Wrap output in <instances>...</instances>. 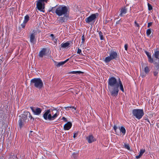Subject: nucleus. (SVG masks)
Here are the masks:
<instances>
[{
	"label": "nucleus",
	"mask_w": 159,
	"mask_h": 159,
	"mask_svg": "<svg viewBox=\"0 0 159 159\" xmlns=\"http://www.w3.org/2000/svg\"><path fill=\"white\" fill-rule=\"evenodd\" d=\"M119 87L120 90L124 92V90L123 85L120 79H119L118 82H117V80L114 77H111L109 79L108 81V87L111 96L116 97L118 95Z\"/></svg>",
	"instance_id": "f257e3e1"
},
{
	"label": "nucleus",
	"mask_w": 159,
	"mask_h": 159,
	"mask_svg": "<svg viewBox=\"0 0 159 159\" xmlns=\"http://www.w3.org/2000/svg\"><path fill=\"white\" fill-rule=\"evenodd\" d=\"M50 109L46 111L43 115V117L46 120H52L55 119L59 115L58 111L57 110H54L52 113H50Z\"/></svg>",
	"instance_id": "f03ea898"
},
{
	"label": "nucleus",
	"mask_w": 159,
	"mask_h": 159,
	"mask_svg": "<svg viewBox=\"0 0 159 159\" xmlns=\"http://www.w3.org/2000/svg\"><path fill=\"white\" fill-rule=\"evenodd\" d=\"M30 85L33 87L39 89H41L43 86L42 81L39 78H35L32 79L30 81Z\"/></svg>",
	"instance_id": "7ed1b4c3"
},
{
	"label": "nucleus",
	"mask_w": 159,
	"mask_h": 159,
	"mask_svg": "<svg viewBox=\"0 0 159 159\" xmlns=\"http://www.w3.org/2000/svg\"><path fill=\"white\" fill-rule=\"evenodd\" d=\"M68 12V8L66 6H60L57 8L56 14L59 16L67 14Z\"/></svg>",
	"instance_id": "20e7f679"
},
{
	"label": "nucleus",
	"mask_w": 159,
	"mask_h": 159,
	"mask_svg": "<svg viewBox=\"0 0 159 159\" xmlns=\"http://www.w3.org/2000/svg\"><path fill=\"white\" fill-rule=\"evenodd\" d=\"M132 114L134 116L139 120L141 119L144 114L143 110L139 109L133 110Z\"/></svg>",
	"instance_id": "39448f33"
},
{
	"label": "nucleus",
	"mask_w": 159,
	"mask_h": 159,
	"mask_svg": "<svg viewBox=\"0 0 159 159\" xmlns=\"http://www.w3.org/2000/svg\"><path fill=\"white\" fill-rule=\"evenodd\" d=\"M98 13L93 14L91 16L85 19V21L87 23H89L95 20L96 18L98 16Z\"/></svg>",
	"instance_id": "423d86ee"
},
{
	"label": "nucleus",
	"mask_w": 159,
	"mask_h": 159,
	"mask_svg": "<svg viewBox=\"0 0 159 159\" xmlns=\"http://www.w3.org/2000/svg\"><path fill=\"white\" fill-rule=\"evenodd\" d=\"M37 2L36 8L39 10L44 12V11L43 10L44 8V4L42 2L39 0L37 1Z\"/></svg>",
	"instance_id": "0eeeda50"
},
{
	"label": "nucleus",
	"mask_w": 159,
	"mask_h": 159,
	"mask_svg": "<svg viewBox=\"0 0 159 159\" xmlns=\"http://www.w3.org/2000/svg\"><path fill=\"white\" fill-rule=\"evenodd\" d=\"M30 108L32 110L34 114L35 115H39L42 111V109L39 107H37L34 109V108L33 107H30Z\"/></svg>",
	"instance_id": "6e6552de"
},
{
	"label": "nucleus",
	"mask_w": 159,
	"mask_h": 159,
	"mask_svg": "<svg viewBox=\"0 0 159 159\" xmlns=\"http://www.w3.org/2000/svg\"><path fill=\"white\" fill-rule=\"evenodd\" d=\"M63 15V17H60L59 18V21L61 23L66 22L69 17L68 14Z\"/></svg>",
	"instance_id": "1a4fd4ad"
},
{
	"label": "nucleus",
	"mask_w": 159,
	"mask_h": 159,
	"mask_svg": "<svg viewBox=\"0 0 159 159\" xmlns=\"http://www.w3.org/2000/svg\"><path fill=\"white\" fill-rule=\"evenodd\" d=\"M46 48H43L39 52V57L42 58L43 56L46 55Z\"/></svg>",
	"instance_id": "9d476101"
},
{
	"label": "nucleus",
	"mask_w": 159,
	"mask_h": 159,
	"mask_svg": "<svg viewBox=\"0 0 159 159\" xmlns=\"http://www.w3.org/2000/svg\"><path fill=\"white\" fill-rule=\"evenodd\" d=\"M72 125V123L70 122H68L64 125V129L65 130H68L71 128Z\"/></svg>",
	"instance_id": "9b49d317"
},
{
	"label": "nucleus",
	"mask_w": 159,
	"mask_h": 159,
	"mask_svg": "<svg viewBox=\"0 0 159 159\" xmlns=\"http://www.w3.org/2000/svg\"><path fill=\"white\" fill-rule=\"evenodd\" d=\"M30 116V112L28 111H25L23 114L22 115L21 118L23 120H26L29 116Z\"/></svg>",
	"instance_id": "f8f14e48"
},
{
	"label": "nucleus",
	"mask_w": 159,
	"mask_h": 159,
	"mask_svg": "<svg viewBox=\"0 0 159 159\" xmlns=\"http://www.w3.org/2000/svg\"><path fill=\"white\" fill-rule=\"evenodd\" d=\"M87 139L88 140V141L89 143H91L96 141L95 139L92 135H89L88 137H87Z\"/></svg>",
	"instance_id": "ddd939ff"
},
{
	"label": "nucleus",
	"mask_w": 159,
	"mask_h": 159,
	"mask_svg": "<svg viewBox=\"0 0 159 159\" xmlns=\"http://www.w3.org/2000/svg\"><path fill=\"white\" fill-rule=\"evenodd\" d=\"M110 56L112 60L116 59L117 57V53L116 52L113 51L111 52Z\"/></svg>",
	"instance_id": "4468645a"
},
{
	"label": "nucleus",
	"mask_w": 159,
	"mask_h": 159,
	"mask_svg": "<svg viewBox=\"0 0 159 159\" xmlns=\"http://www.w3.org/2000/svg\"><path fill=\"white\" fill-rule=\"evenodd\" d=\"M35 37V34L34 33H32L30 36V42L31 43L34 44L35 43V41H34Z\"/></svg>",
	"instance_id": "2eb2a0df"
},
{
	"label": "nucleus",
	"mask_w": 159,
	"mask_h": 159,
	"mask_svg": "<svg viewBox=\"0 0 159 159\" xmlns=\"http://www.w3.org/2000/svg\"><path fill=\"white\" fill-rule=\"evenodd\" d=\"M19 126L20 129L22 128L23 126L24 125V123L25 122L26 123V121L25 120H23L22 118H20V119L19 120Z\"/></svg>",
	"instance_id": "dca6fc26"
},
{
	"label": "nucleus",
	"mask_w": 159,
	"mask_h": 159,
	"mask_svg": "<svg viewBox=\"0 0 159 159\" xmlns=\"http://www.w3.org/2000/svg\"><path fill=\"white\" fill-rule=\"evenodd\" d=\"M120 12V16H123V14H125L127 12L126 8L125 7L122 8Z\"/></svg>",
	"instance_id": "f3484780"
},
{
	"label": "nucleus",
	"mask_w": 159,
	"mask_h": 159,
	"mask_svg": "<svg viewBox=\"0 0 159 159\" xmlns=\"http://www.w3.org/2000/svg\"><path fill=\"white\" fill-rule=\"evenodd\" d=\"M69 60V58L66 59V60L64 61H61L59 62L56 65V66L57 67H59L60 66L63 65L66 62H67Z\"/></svg>",
	"instance_id": "a211bd4d"
},
{
	"label": "nucleus",
	"mask_w": 159,
	"mask_h": 159,
	"mask_svg": "<svg viewBox=\"0 0 159 159\" xmlns=\"http://www.w3.org/2000/svg\"><path fill=\"white\" fill-rule=\"evenodd\" d=\"M70 44V43L68 42H66L64 43H63L61 44V48H65L68 47Z\"/></svg>",
	"instance_id": "6ab92c4d"
},
{
	"label": "nucleus",
	"mask_w": 159,
	"mask_h": 159,
	"mask_svg": "<svg viewBox=\"0 0 159 159\" xmlns=\"http://www.w3.org/2000/svg\"><path fill=\"white\" fill-rule=\"evenodd\" d=\"M155 65L154 70H159V61L154 63Z\"/></svg>",
	"instance_id": "aec40b11"
},
{
	"label": "nucleus",
	"mask_w": 159,
	"mask_h": 159,
	"mask_svg": "<svg viewBox=\"0 0 159 159\" xmlns=\"http://www.w3.org/2000/svg\"><path fill=\"white\" fill-rule=\"evenodd\" d=\"M153 56H154V57L156 58L159 59V51H155Z\"/></svg>",
	"instance_id": "412c9836"
},
{
	"label": "nucleus",
	"mask_w": 159,
	"mask_h": 159,
	"mask_svg": "<svg viewBox=\"0 0 159 159\" xmlns=\"http://www.w3.org/2000/svg\"><path fill=\"white\" fill-rule=\"evenodd\" d=\"M56 6L51 8V9L49 10V12H52V13L56 14L57 8L56 9Z\"/></svg>",
	"instance_id": "4be33fe9"
},
{
	"label": "nucleus",
	"mask_w": 159,
	"mask_h": 159,
	"mask_svg": "<svg viewBox=\"0 0 159 159\" xmlns=\"http://www.w3.org/2000/svg\"><path fill=\"white\" fill-rule=\"evenodd\" d=\"M97 32H98V34L100 38V39L101 40H103L104 39V38L103 35V33L101 31H97Z\"/></svg>",
	"instance_id": "5701e85b"
},
{
	"label": "nucleus",
	"mask_w": 159,
	"mask_h": 159,
	"mask_svg": "<svg viewBox=\"0 0 159 159\" xmlns=\"http://www.w3.org/2000/svg\"><path fill=\"white\" fill-rule=\"evenodd\" d=\"M150 70L148 66H146L144 68V71L146 74H148Z\"/></svg>",
	"instance_id": "b1692460"
},
{
	"label": "nucleus",
	"mask_w": 159,
	"mask_h": 159,
	"mask_svg": "<svg viewBox=\"0 0 159 159\" xmlns=\"http://www.w3.org/2000/svg\"><path fill=\"white\" fill-rule=\"evenodd\" d=\"M120 132H122L124 135L125 134L126 130L125 128L123 126H121L120 129Z\"/></svg>",
	"instance_id": "393cba45"
},
{
	"label": "nucleus",
	"mask_w": 159,
	"mask_h": 159,
	"mask_svg": "<svg viewBox=\"0 0 159 159\" xmlns=\"http://www.w3.org/2000/svg\"><path fill=\"white\" fill-rule=\"evenodd\" d=\"M112 60V59L111 58V57L109 56L106 57L105 61L106 63H108Z\"/></svg>",
	"instance_id": "a878e982"
},
{
	"label": "nucleus",
	"mask_w": 159,
	"mask_h": 159,
	"mask_svg": "<svg viewBox=\"0 0 159 159\" xmlns=\"http://www.w3.org/2000/svg\"><path fill=\"white\" fill-rule=\"evenodd\" d=\"M29 17L28 15H27L25 17L24 20V21L25 22V23H27L29 21Z\"/></svg>",
	"instance_id": "bb28decb"
},
{
	"label": "nucleus",
	"mask_w": 159,
	"mask_h": 159,
	"mask_svg": "<svg viewBox=\"0 0 159 159\" xmlns=\"http://www.w3.org/2000/svg\"><path fill=\"white\" fill-rule=\"evenodd\" d=\"M148 61L150 63H152L153 62V59L152 58L151 56L148 57Z\"/></svg>",
	"instance_id": "cd10ccee"
},
{
	"label": "nucleus",
	"mask_w": 159,
	"mask_h": 159,
	"mask_svg": "<svg viewBox=\"0 0 159 159\" xmlns=\"http://www.w3.org/2000/svg\"><path fill=\"white\" fill-rule=\"evenodd\" d=\"M145 152V149H141L140 150L139 154L140 156H142L143 154Z\"/></svg>",
	"instance_id": "c85d7f7f"
},
{
	"label": "nucleus",
	"mask_w": 159,
	"mask_h": 159,
	"mask_svg": "<svg viewBox=\"0 0 159 159\" xmlns=\"http://www.w3.org/2000/svg\"><path fill=\"white\" fill-rule=\"evenodd\" d=\"M70 73L73 74H80L83 73V72L81 71H72L70 72Z\"/></svg>",
	"instance_id": "c756f323"
},
{
	"label": "nucleus",
	"mask_w": 159,
	"mask_h": 159,
	"mask_svg": "<svg viewBox=\"0 0 159 159\" xmlns=\"http://www.w3.org/2000/svg\"><path fill=\"white\" fill-rule=\"evenodd\" d=\"M151 33V30L150 29H148L147 30L146 34L147 36H149Z\"/></svg>",
	"instance_id": "7c9ffc66"
},
{
	"label": "nucleus",
	"mask_w": 159,
	"mask_h": 159,
	"mask_svg": "<svg viewBox=\"0 0 159 159\" xmlns=\"http://www.w3.org/2000/svg\"><path fill=\"white\" fill-rule=\"evenodd\" d=\"M159 71V70H154L153 72L154 75L155 76H157L158 73Z\"/></svg>",
	"instance_id": "2f4dec72"
},
{
	"label": "nucleus",
	"mask_w": 159,
	"mask_h": 159,
	"mask_svg": "<svg viewBox=\"0 0 159 159\" xmlns=\"http://www.w3.org/2000/svg\"><path fill=\"white\" fill-rule=\"evenodd\" d=\"M148 9L150 11L152 9V7L151 4L148 3Z\"/></svg>",
	"instance_id": "473e14b6"
},
{
	"label": "nucleus",
	"mask_w": 159,
	"mask_h": 159,
	"mask_svg": "<svg viewBox=\"0 0 159 159\" xmlns=\"http://www.w3.org/2000/svg\"><path fill=\"white\" fill-rule=\"evenodd\" d=\"M145 53L148 57L151 56V54L147 51H145Z\"/></svg>",
	"instance_id": "72a5a7b5"
},
{
	"label": "nucleus",
	"mask_w": 159,
	"mask_h": 159,
	"mask_svg": "<svg viewBox=\"0 0 159 159\" xmlns=\"http://www.w3.org/2000/svg\"><path fill=\"white\" fill-rule=\"evenodd\" d=\"M26 23H25V22L24 21H23V23H22L21 24V27L22 28H24L25 26V24Z\"/></svg>",
	"instance_id": "f704fd0d"
},
{
	"label": "nucleus",
	"mask_w": 159,
	"mask_h": 159,
	"mask_svg": "<svg viewBox=\"0 0 159 159\" xmlns=\"http://www.w3.org/2000/svg\"><path fill=\"white\" fill-rule=\"evenodd\" d=\"M125 148H127L128 150H130V147L128 144H126L125 145Z\"/></svg>",
	"instance_id": "c9c22d12"
},
{
	"label": "nucleus",
	"mask_w": 159,
	"mask_h": 159,
	"mask_svg": "<svg viewBox=\"0 0 159 159\" xmlns=\"http://www.w3.org/2000/svg\"><path fill=\"white\" fill-rule=\"evenodd\" d=\"M72 108V109H74L75 110H76V108L74 106H70V107H65V108L66 109H67V108Z\"/></svg>",
	"instance_id": "e433bc0d"
},
{
	"label": "nucleus",
	"mask_w": 159,
	"mask_h": 159,
	"mask_svg": "<svg viewBox=\"0 0 159 159\" xmlns=\"http://www.w3.org/2000/svg\"><path fill=\"white\" fill-rule=\"evenodd\" d=\"M82 43H84V42L85 41V39H84V35H83L82 37Z\"/></svg>",
	"instance_id": "4c0bfd02"
},
{
	"label": "nucleus",
	"mask_w": 159,
	"mask_h": 159,
	"mask_svg": "<svg viewBox=\"0 0 159 159\" xmlns=\"http://www.w3.org/2000/svg\"><path fill=\"white\" fill-rule=\"evenodd\" d=\"M125 49L126 50V51H127V49H128V44H126L125 45Z\"/></svg>",
	"instance_id": "58836bf2"
},
{
	"label": "nucleus",
	"mask_w": 159,
	"mask_h": 159,
	"mask_svg": "<svg viewBox=\"0 0 159 159\" xmlns=\"http://www.w3.org/2000/svg\"><path fill=\"white\" fill-rule=\"evenodd\" d=\"M117 128V127L116 125H114L113 127V129L116 132V129Z\"/></svg>",
	"instance_id": "ea45409f"
},
{
	"label": "nucleus",
	"mask_w": 159,
	"mask_h": 159,
	"mask_svg": "<svg viewBox=\"0 0 159 159\" xmlns=\"http://www.w3.org/2000/svg\"><path fill=\"white\" fill-rule=\"evenodd\" d=\"M72 156L75 158L77 157V155L75 153H73L72 154Z\"/></svg>",
	"instance_id": "a19ab883"
},
{
	"label": "nucleus",
	"mask_w": 159,
	"mask_h": 159,
	"mask_svg": "<svg viewBox=\"0 0 159 159\" xmlns=\"http://www.w3.org/2000/svg\"><path fill=\"white\" fill-rule=\"evenodd\" d=\"M152 22H149L148 23V28H149V27H150V26H152Z\"/></svg>",
	"instance_id": "79ce46f5"
},
{
	"label": "nucleus",
	"mask_w": 159,
	"mask_h": 159,
	"mask_svg": "<svg viewBox=\"0 0 159 159\" xmlns=\"http://www.w3.org/2000/svg\"><path fill=\"white\" fill-rule=\"evenodd\" d=\"M81 52V50L79 48H78L77 53L78 54H80V53Z\"/></svg>",
	"instance_id": "37998d69"
},
{
	"label": "nucleus",
	"mask_w": 159,
	"mask_h": 159,
	"mask_svg": "<svg viewBox=\"0 0 159 159\" xmlns=\"http://www.w3.org/2000/svg\"><path fill=\"white\" fill-rule=\"evenodd\" d=\"M134 23L135 25L138 27H139V24L137 23V22L136 21H135Z\"/></svg>",
	"instance_id": "c03bdc74"
},
{
	"label": "nucleus",
	"mask_w": 159,
	"mask_h": 159,
	"mask_svg": "<svg viewBox=\"0 0 159 159\" xmlns=\"http://www.w3.org/2000/svg\"><path fill=\"white\" fill-rule=\"evenodd\" d=\"M62 119L65 122H67V119L64 117H62Z\"/></svg>",
	"instance_id": "a18cd8bd"
},
{
	"label": "nucleus",
	"mask_w": 159,
	"mask_h": 159,
	"mask_svg": "<svg viewBox=\"0 0 159 159\" xmlns=\"http://www.w3.org/2000/svg\"><path fill=\"white\" fill-rule=\"evenodd\" d=\"M28 117L30 118L31 119H33L34 120V119L33 117L31 115L30 113V116H29Z\"/></svg>",
	"instance_id": "49530a36"
},
{
	"label": "nucleus",
	"mask_w": 159,
	"mask_h": 159,
	"mask_svg": "<svg viewBox=\"0 0 159 159\" xmlns=\"http://www.w3.org/2000/svg\"><path fill=\"white\" fill-rule=\"evenodd\" d=\"M77 133H74V136H73L74 138H75V137H76L77 136Z\"/></svg>",
	"instance_id": "de8ad7c7"
},
{
	"label": "nucleus",
	"mask_w": 159,
	"mask_h": 159,
	"mask_svg": "<svg viewBox=\"0 0 159 159\" xmlns=\"http://www.w3.org/2000/svg\"><path fill=\"white\" fill-rule=\"evenodd\" d=\"M141 156H140V155L139 154L138 156H137L136 157V159H138Z\"/></svg>",
	"instance_id": "09e8293b"
},
{
	"label": "nucleus",
	"mask_w": 159,
	"mask_h": 159,
	"mask_svg": "<svg viewBox=\"0 0 159 159\" xmlns=\"http://www.w3.org/2000/svg\"><path fill=\"white\" fill-rule=\"evenodd\" d=\"M120 20H119L118 21H117L116 22V24H119V23H120Z\"/></svg>",
	"instance_id": "8fccbe9b"
},
{
	"label": "nucleus",
	"mask_w": 159,
	"mask_h": 159,
	"mask_svg": "<svg viewBox=\"0 0 159 159\" xmlns=\"http://www.w3.org/2000/svg\"><path fill=\"white\" fill-rule=\"evenodd\" d=\"M50 36L51 37H52V38H53V37L54 36V34H51Z\"/></svg>",
	"instance_id": "3c124183"
},
{
	"label": "nucleus",
	"mask_w": 159,
	"mask_h": 159,
	"mask_svg": "<svg viewBox=\"0 0 159 159\" xmlns=\"http://www.w3.org/2000/svg\"><path fill=\"white\" fill-rule=\"evenodd\" d=\"M157 126L159 128V124H157Z\"/></svg>",
	"instance_id": "603ef678"
},
{
	"label": "nucleus",
	"mask_w": 159,
	"mask_h": 159,
	"mask_svg": "<svg viewBox=\"0 0 159 159\" xmlns=\"http://www.w3.org/2000/svg\"><path fill=\"white\" fill-rule=\"evenodd\" d=\"M66 110H68V108H67V109H66Z\"/></svg>",
	"instance_id": "864d4df0"
}]
</instances>
